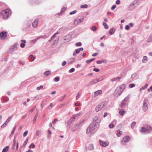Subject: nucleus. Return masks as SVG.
Masks as SVG:
<instances>
[{"label":"nucleus","mask_w":152,"mask_h":152,"mask_svg":"<svg viewBox=\"0 0 152 152\" xmlns=\"http://www.w3.org/2000/svg\"><path fill=\"white\" fill-rule=\"evenodd\" d=\"M100 121V119L97 117H94L92 122L90 125L87 129V133L94 134L98 129Z\"/></svg>","instance_id":"1"},{"label":"nucleus","mask_w":152,"mask_h":152,"mask_svg":"<svg viewBox=\"0 0 152 152\" xmlns=\"http://www.w3.org/2000/svg\"><path fill=\"white\" fill-rule=\"evenodd\" d=\"M104 106V102H102L98 104L95 108V110L97 112L102 109Z\"/></svg>","instance_id":"2"},{"label":"nucleus","mask_w":152,"mask_h":152,"mask_svg":"<svg viewBox=\"0 0 152 152\" xmlns=\"http://www.w3.org/2000/svg\"><path fill=\"white\" fill-rule=\"evenodd\" d=\"M84 17H82L81 18L78 17L77 18L75 19L74 20V24L77 25L80 23L82 22L84 20Z\"/></svg>","instance_id":"3"},{"label":"nucleus","mask_w":152,"mask_h":152,"mask_svg":"<svg viewBox=\"0 0 152 152\" xmlns=\"http://www.w3.org/2000/svg\"><path fill=\"white\" fill-rule=\"evenodd\" d=\"M84 121H85V120H84L80 122L79 124H76V125L74 126L72 129V130L73 131H75L79 129L80 125H81L82 124V123Z\"/></svg>","instance_id":"4"},{"label":"nucleus","mask_w":152,"mask_h":152,"mask_svg":"<svg viewBox=\"0 0 152 152\" xmlns=\"http://www.w3.org/2000/svg\"><path fill=\"white\" fill-rule=\"evenodd\" d=\"M130 137L128 136L124 137L122 140V143L123 145H125V143L128 142L130 139Z\"/></svg>","instance_id":"5"},{"label":"nucleus","mask_w":152,"mask_h":152,"mask_svg":"<svg viewBox=\"0 0 152 152\" xmlns=\"http://www.w3.org/2000/svg\"><path fill=\"white\" fill-rule=\"evenodd\" d=\"M12 117V116H11L9 117L8 118L6 122L4 123L1 126V127L2 128H3L5 127L7 124L9 123Z\"/></svg>","instance_id":"6"},{"label":"nucleus","mask_w":152,"mask_h":152,"mask_svg":"<svg viewBox=\"0 0 152 152\" xmlns=\"http://www.w3.org/2000/svg\"><path fill=\"white\" fill-rule=\"evenodd\" d=\"M82 112L81 111L77 114L74 115L72 118V119H74V120L77 119L82 115Z\"/></svg>","instance_id":"7"},{"label":"nucleus","mask_w":152,"mask_h":152,"mask_svg":"<svg viewBox=\"0 0 152 152\" xmlns=\"http://www.w3.org/2000/svg\"><path fill=\"white\" fill-rule=\"evenodd\" d=\"M148 105L147 104L145 100H144L143 104V109L144 111H146L148 108Z\"/></svg>","instance_id":"8"},{"label":"nucleus","mask_w":152,"mask_h":152,"mask_svg":"<svg viewBox=\"0 0 152 152\" xmlns=\"http://www.w3.org/2000/svg\"><path fill=\"white\" fill-rule=\"evenodd\" d=\"M38 21L39 19L38 18L36 19L32 23V26L34 28H37L38 26Z\"/></svg>","instance_id":"9"},{"label":"nucleus","mask_w":152,"mask_h":152,"mask_svg":"<svg viewBox=\"0 0 152 152\" xmlns=\"http://www.w3.org/2000/svg\"><path fill=\"white\" fill-rule=\"evenodd\" d=\"M98 80L97 79H94L90 81L88 84V86H90L91 85H93L95 83H97L98 82H99Z\"/></svg>","instance_id":"10"},{"label":"nucleus","mask_w":152,"mask_h":152,"mask_svg":"<svg viewBox=\"0 0 152 152\" xmlns=\"http://www.w3.org/2000/svg\"><path fill=\"white\" fill-rule=\"evenodd\" d=\"M122 93V92L120 90V89L117 88L115 91L114 94L115 96H118L120 95Z\"/></svg>","instance_id":"11"},{"label":"nucleus","mask_w":152,"mask_h":152,"mask_svg":"<svg viewBox=\"0 0 152 152\" xmlns=\"http://www.w3.org/2000/svg\"><path fill=\"white\" fill-rule=\"evenodd\" d=\"M146 133H150L152 131V128L149 126H147L145 127Z\"/></svg>","instance_id":"12"},{"label":"nucleus","mask_w":152,"mask_h":152,"mask_svg":"<svg viewBox=\"0 0 152 152\" xmlns=\"http://www.w3.org/2000/svg\"><path fill=\"white\" fill-rule=\"evenodd\" d=\"M7 36V33L6 32H2L0 33V37L1 39H4Z\"/></svg>","instance_id":"13"},{"label":"nucleus","mask_w":152,"mask_h":152,"mask_svg":"<svg viewBox=\"0 0 152 152\" xmlns=\"http://www.w3.org/2000/svg\"><path fill=\"white\" fill-rule=\"evenodd\" d=\"M139 3L140 1L139 0H135L132 4H131L129 5V7H130L134 5H139Z\"/></svg>","instance_id":"14"},{"label":"nucleus","mask_w":152,"mask_h":152,"mask_svg":"<svg viewBox=\"0 0 152 152\" xmlns=\"http://www.w3.org/2000/svg\"><path fill=\"white\" fill-rule=\"evenodd\" d=\"M102 91L101 90H99L96 91H95L94 92V97H95L101 94L102 93Z\"/></svg>","instance_id":"15"},{"label":"nucleus","mask_w":152,"mask_h":152,"mask_svg":"<svg viewBox=\"0 0 152 152\" xmlns=\"http://www.w3.org/2000/svg\"><path fill=\"white\" fill-rule=\"evenodd\" d=\"M121 79V77H120L119 76L116 77H114L113 78H112L111 80L112 81H118L120 80Z\"/></svg>","instance_id":"16"},{"label":"nucleus","mask_w":152,"mask_h":152,"mask_svg":"<svg viewBox=\"0 0 152 152\" xmlns=\"http://www.w3.org/2000/svg\"><path fill=\"white\" fill-rule=\"evenodd\" d=\"M69 37V35H67L64 37V40L65 42H67L70 40Z\"/></svg>","instance_id":"17"},{"label":"nucleus","mask_w":152,"mask_h":152,"mask_svg":"<svg viewBox=\"0 0 152 152\" xmlns=\"http://www.w3.org/2000/svg\"><path fill=\"white\" fill-rule=\"evenodd\" d=\"M8 14L9 15V10L8 9H6L5 10L2 11L1 12V14Z\"/></svg>","instance_id":"18"},{"label":"nucleus","mask_w":152,"mask_h":152,"mask_svg":"<svg viewBox=\"0 0 152 152\" xmlns=\"http://www.w3.org/2000/svg\"><path fill=\"white\" fill-rule=\"evenodd\" d=\"M125 84H123L121 85L118 88L120 89V90L122 92L124 90L125 88Z\"/></svg>","instance_id":"19"},{"label":"nucleus","mask_w":152,"mask_h":152,"mask_svg":"<svg viewBox=\"0 0 152 152\" xmlns=\"http://www.w3.org/2000/svg\"><path fill=\"white\" fill-rule=\"evenodd\" d=\"M1 16H2L3 18L4 19H7L9 16L8 14H1Z\"/></svg>","instance_id":"20"},{"label":"nucleus","mask_w":152,"mask_h":152,"mask_svg":"<svg viewBox=\"0 0 152 152\" xmlns=\"http://www.w3.org/2000/svg\"><path fill=\"white\" fill-rule=\"evenodd\" d=\"M119 113L121 116H123L125 115L126 112L123 110L121 109L119 111Z\"/></svg>","instance_id":"21"},{"label":"nucleus","mask_w":152,"mask_h":152,"mask_svg":"<svg viewBox=\"0 0 152 152\" xmlns=\"http://www.w3.org/2000/svg\"><path fill=\"white\" fill-rule=\"evenodd\" d=\"M51 71L50 70L47 71H45L44 73V75L48 76L49 75L51 74Z\"/></svg>","instance_id":"22"},{"label":"nucleus","mask_w":152,"mask_h":152,"mask_svg":"<svg viewBox=\"0 0 152 152\" xmlns=\"http://www.w3.org/2000/svg\"><path fill=\"white\" fill-rule=\"evenodd\" d=\"M126 75V73L124 71H123L121 73V74L120 76L121 77V78H123L125 77Z\"/></svg>","instance_id":"23"},{"label":"nucleus","mask_w":152,"mask_h":152,"mask_svg":"<svg viewBox=\"0 0 152 152\" xmlns=\"http://www.w3.org/2000/svg\"><path fill=\"white\" fill-rule=\"evenodd\" d=\"M148 57L146 56H144L143 57V58L142 60V62L143 63H146L147 61Z\"/></svg>","instance_id":"24"},{"label":"nucleus","mask_w":152,"mask_h":152,"mask_svg":"<svg viewBox=\"0 0 152 152\" xmlns=\"http://www.w3.org/2000/svg\"><path fill=\"white\" fill-rule=\"evenodd\" d=\"M115 29L114 28H111L110 29L109 31L110 34L111 35L113 34L115 32Z\"/></svg>","instance_id":"25"},{"label":"nucleus","mask_w":152,"mask_h":152,"mask_svg":"<svg viewBox=\"0 0 152 152\" xmlns=\"http://www.w3.org/2000/svg\"><path fill=\"white\" fill-rule=\"evenodd\" d=\"M140 132L142 133H146V131L145 127H141L140 130Z\"/></svg>","instance_id":"26"},{"label":"nucleus","mask_w":152,"mask_h":152,"mask_svg":"<svg viewBox=\"0 0 152 152\" xmlns=\"http://www.w3.org/2000/svg\"><path fill=\"white\" fill-rule=\"evenodd\" d=\"M9 148V146H7L5 147L3 149L2 152H7L8 151Z\"/></svg>","instance_id":"27"},{"label":"nucleus","mask_w":152,"mask_h":152,"mask_svg":"<svg viewBox=\"0 0 152 152\" xmlns=\"http://www.w3.org/2000/svg\"><path fill=\"white\" fill-rule=\"evenodd\" d=\"M148 42H152V34H151L149 37L148 39L147 40Z\"/></svg>","instance_id":"28"},{"label":"nucleus","mask_w":152,"mask_h":152,"mask_svg":"<svg viewBox=\"0 0 152 152\" xmlns=\"http://www.w3.org/2000/svg\"><path fill=\"white\" fill-rule=\"evenodd\" d=\"M148 84L147 83L145 84L143 86L140 88V91H141L142 90L145 89L148 87Z\"/></svg>","instance_id":"29"},{"label":"nucleus","mask_w":152,"mask_h":152,"mask_svg":"<svg viewBox=\"0 0 152 152\" xmlns=\"http://www.w3.org/2000/svg\"><path fill=\"white\" fill-rule=\"evenodd\" d=\"M126 105V103L123 101H122L121 103L119 105L120 107H122Z\"/></svg>","instance_id":"30"},{"label":"nucleus","mask_w":152,"mask_h":152,"mask_svg":"<svg viewBox=\"0 0 152 152\" xmlns=\"http://www.w3.org/2000/svg\"><path fill=\"white\" fill-rule=\"evenodd\" d=\"M46 38V36H40L38 37H37L35 41H36L37 40H38L39 39L42 38L43 39H45Z\"/></svg>","instance_id":"31"},{"label":"nucleus","mask_w":152,"mask_h":152,"mask_svg":"<svg viewBox=\"0 0 152 152\" xmlns=\"http://www.w3.org/2000/svg\"><path fill=\"white\" fill-rule=\"evenodd\" d=\"M28 137H27V139H26V140H25L23 144V146L24 147H25V146L27 144L28 142Z\"/></svg>","instance_id":"32"},{"label":"nucleus","mask_w":152,"mask_h":152,"mask_svg":"<svg viewBox=\"0 0 152 152\" xmlns=\"http://www.w3.org/2000/svg\"><path fill=\"white\" fill-rule=\"evenodd\" d=\"M16 129V126H15L13 129L10 135V136L11 137H12L13 134L15 132V130Z\"/></svg>","instance_id":"33"},{"label":"nucleus","mask_w":152,"mask_h":152,"mask_svg":"<svg viewBox=\"0 0 152 152\" xmlns=\"http://www.w3.org/2000/svg\"><path fill=\"white\" fill-rule=\"evenodd\" d=\"M99 143L100 144V145L103 147L104 146V142L103 141H102L101 140H99Z\"/></svg>","instance_id":"34"},{"label":"nucleus","mask_w":152,"mask_h":152,"mask_svg":"<svg viewBox=\"0 0 152 152\" xmlns=\"http://www.w3.org/2000/svg\"><path fill=\"white\" fill-rule=\"evenodd\" d=\"M136 123L134 121H133L131 124V126L132 129H133L136 125Z\"/></svg>","instance_id":"35"},{"label":"nucleus","mask_w":152,"mask_h":152,"mask_svg":"<svg viewBox=\"0 0 152 152\" xmlns=\"http://www.w3.org/2000/svg\"><path fill=\"white\" fill-rule=\"evenodd\" d=\"M137 75V73H134L132 75L131 77L132 79H134L136 77Z\"/></svg>","instance_id":"36"},{"label":"nucleus","mask_w":152,"mask_h":152,"mask_svg":"<svg viewBox=\"0 0 152 152\" xmlns=\"http://www.w3.org/2000/svg\"><path fill=\"white\" fill-rule=\"evenodd\" d=\"M95 58H91V59H90V60H87L86 61V62L87 63L89 64L90 62H91V61L95 60Z\"/></svg>","instance_id":"37"},{"label":"nucleus","mask_w":152,"mask_h":152,"mask_svg":"<svg viewBox=\"0 0 152 152\" xmlns=\"http://www.w3.org/2000/svg\"><path fill=\"white\" fill-rule=\"evenodd\" d=\"M80 7L81 8H87L88 7V5H87L86 4H83V5H81Z\"/></svg>","instance_id":"38"},{"label":"nucleus","mask_w":152,"mask_h":152,"mask_svg":"<svg viewBox=\"0 0 152 152\" xmlns=\"http://www.w3.org/2000/svg\"><path fill=\"white\" fill-rule=\"evenodd\" d=\"M10 49L12 51H13V52L14 51H15V50H16L17 49L16 48H15L13 46L11 47H10Z\"/></svg>","instance_id":"39"},{"label":"nucleus","mask_w":152,"mask_h":152,"mask_svg":"<svg viewBox=\"0 0 152 152\" xmlns=\"http://www.w3.org/2000/svg\"><path fill=\"white\" fill-rule=\"evenodd\" d=\"M59 79V77H56L55 78L54 80L55 82H57L58 81Z\"/></svg>","instance_id":"40"},{"label":"nucleus","mask_w":152,"mask_h":152,"mask_svg":"<svg viewBox=\"0 0 152 152\" xmlns=\"http://www.w3.org/2000/svg\"><path fill=\"white\" fill-rule=\"evenodd\" d=\"M91 29L93 31L95 32L96 30V28L95 26H93L92 27Z\"/></svg>","instance_id":"41"},{"label":"nucleus","mask_w":152,"mask_h":152,"mask_svg":"<svg viewBox=\"0 0 152 152\" xmlns=\"http://www.w3.org/2000/svg\"><path fill=\"white\" fill-rule=\"evenodd\" d=\"M122 133V131H119L117 133L116 135L118 137H119Z\"/></svg>","instance_id":"42"},{"label":"nucleus","mask_w":152,"mask_h":152,"mask_svg":"<svg viewBox=\"0 0 152 152\" xmlns=\"http://www.w3.org/2000/svg\"><path fill=\"white\" fill-rule=\"evenodd\" d=\"M48 134L47 135V136L48 137H49L50 136V135L51 134V132L49 130H48Z\"/></svg>","instance_id":"43"},{"label":"nucleus","mask_w":152,"mask_h":152,"mask_svg":"<svg viewBox=\"0 0 152 152\" xmlns=\"http://www.w3.org/2000/svg\"><path fill=\"white\" fill-rule=\"evenodd\" d=\"M77 12V11L76 10H73V11L69 13V14L70 15H72L74 14H75Z\"/></svg>","instance_id":"44"},{"label":"nucleus","mask_w":152,"mask_h":152,"mask_svg":"<svg viewBox=\"0 0 152 152\" xmlns=\"http://www.w3.org/2000/svg\"><path fill=\"white\" fill-rule=\"evenodd\" d=\"M35 147V146L34 145V144L33 143H32V144H31L30 145H29V148H34Z\"/></svg>","instance_id":"45"},{"label":"nucleus","mask_w":152,"mask_h":152,"mask_svg":"<svg viewBox=\"0 0 152 152\" xmlns=\"http://www.w3.org/2000/svg\"><path fill=\"white\" fill-rule=\"evenodd\" d=\"M82 45V44L80 42H79L75 44V45L77 46H80Z\"/></svg>","instance_id":"46"},{"label":"nucleus","mask_w":152,"mask_h":152,"mask_svg":"<svg viewBox=\"0 0 152 152\" xmlns=\"http://www.w3.org/2000/svg\"><path fill=\"white\" fill-rule=\"evenodd\" d=\"M129 98V97L128 96H127L123 100V101H124V102H126L128 101Z\"/></svg>","instance_id":"47"},{"label":"nucleus","mask_w":152,"mask_h":152,"mask_svg":"<svg viewBox=\"0 0 152 152\" xmlns=\"http://www.w3.org/2000/svg\"><path fill=\"white\" fill-rule=\"evenodd\" d=\"M66 9V7H63L61 9V13L65 11V10Z\"/></svg>","instance_id":"48"},{"label":"nucleus","mask_w":152,"mask_h":152,"mask_svg":"<svg viewBox=\"0 0 152 152\" xmlns=\"http://www.w3.org/2000/svg\"><path fill=\"white\" fill-rule=\"evenodd\" d=\"M80 93L79 92L78 93L77 95V96L76 97V98L77 100L80 97Z\"/></svg>","instance_id":"49"},{"label":"nucleus","mask_w":152,"mask_h":152,"mask_svg":"<svg viewBox=\"0 0 152 152\" xmlns=\"http://www.w3.org/2000/svg\"><path fill=\"white\" fill-rule=\"evenodd\" d=\"M75 70V69L74 68H71L69 71V73H72L74 72Z\"/></svg>","instance_id":"50"},{"label":"nucleus","mask_w":152,"mask_h":152,"mask_svg":"<svg viewBox=\"0 0 152 152\" xmlns=\"http://www.w3.org/2000/svg\"><path fill=\"white\" fill-rule=\"evenodd\" d=\"M29 57L31 58L32 60L33 61L35 59V58L32 55H29Z\"/></svg>","instance_id":"51"},{"label":"nucleus","mask_w":152,"mask_h":152,"mask_svg":"<svg viewBox=\"0 0 152 152\" xmlns=\"http://www.w3.org/2000/svg\"><path fill=\"white\" fill-rule=\"evenodd\" d=\"M102 62L104 63V61L103 60L102 61H97L96 62V63L97 64H101L102 63Z\"/></svg>","instance_id":"52"},{"label":"nucleus","mask_w":152,"mask_h":152,"mask_svg":"<svg viewBox=\"0 0 152 152\" xmlns=\"http://www.w3.org/2000/svg\"><path fill=\"white\" fill-rule=\"evenodd\" d=\"M28 133V131L27 130L25 132H24L23 134V137H26Z\"/></svg>","instance_id":"53"},{"label":"nucleus","mask_w":152,"mask_h":152,"mask_svg":"<svg viewBox=\"0 0 152 152\" xmlns=\"http://www.w3.org/2000/svg\"><path fill=\"white\" fill-rule=\"evenodd\" d=\"M13 46L17 49V48L18 47V45L17 43H15L14 44Z\"/></svg>","instance_id":"54"},{"label":"nucleus","mask_w":152,"mask_h":152,"mask_svg":"<svg viewBox=\"0 0 152 152\" xmlns=\"http://www.w3.org/2000/svg\"><path fill=\"white\" fill-rule=\"evenodd\" d=\"M135 86V85L134 84H131L129 85V87L130 88H132L133 87H134Z\"/></svg>","instance_id":"55"},{"label":"nucleus","mask_w":152,"mask_h":152,"mask_svg":"<svg viewBox=\"0 0 152 152\" xmlns=\"http://www.w3.org/2000/svg\"><path fill=\"white\" fill-rule=\"evenodd\" d=\"M116 7V5H114L111 7V10H114Z\"/></svg>","instance_id":"56"},{"label":"nucleus","mask_w":152,"mask_h":152,"mask_svg":"<svg viewBox=\"0 0 152 152\" xmlns=\"http://www.w3.org/2000/svg\"><path fill=\"white\" fill-rule=\"evenodd\" d=\"M25 46V44L23 42H22L20 45V47L22 48H24Z\"/></svg>","instance_id":"57"},{"label":"nucleus","mask_w":152,"mask_h":152,"mask_svg":"<svg viewBox=\"0 0 152 152\" xmlns=\"http://www.w3.org/2000/svg\"><path fill=\"white\" fill-rule=\"evenodd\" d=\"M90 147V149L91 150H92L94 149V147H93V144H91L89 146Z\"/></svg>","instance_id":"58"},{"label":"nucleus","mask_w":152,"mask_h":152,"mask_svg":"<svg viewBox=\"0 0 152 152\" xmlns=\"http://www.w3.org/2000/svg\"><path fill=\"white\" fill-rule=\"evenodd\" d=\"M38 112L37 113V114H36V115L34 117V121H35L36 120L37 118V116H38Z\"/></svg>","instance_id":"59"},{"label":"nucleus","mask_w":152,"mask_h":152,"mask_svg":"<svg viewBox=\"0 0 152 152\" xmlns=\"http://www.w3.org/2000/svg\"><path fill=\"white\" fill-rule=\"evenodd\" d=\"M43 88L42 86H40L39 87H38L37 88V89L38 90H39L40 89L42 88Z\"/></svg>","instance_id":"60"},{"label":"nucleus","mask_w":152,"mask_h":152,"mask_svg":"<svg viewBox=\"0 0 152 152\" xmlns=\"http://www.w3.org/2000/svg\"><path fill=\"white\" fill-rule=\"evenodd\" d=\"M114 125L112 124H110L109 126V127L110 128H112L114 127Z\"/></svg>","instance_id":"61"},{"label":"nucleus","mask_w":152,"mask_h":152,"mask_svg":"<svg viewBox=\"0 0 152 152\" xmlns=\"http://www.w3.org/2000/svg\"><path fill=\"white\" fill-rule=\"evenodd\" d=\"M9 100V99L8 97H6V98L4 100V102H3V103L5 102L8 101Z\"/></svg>","instance_id":"62"},{"label":"nucleus","mask_w":152,"mask_h":152,"mask_svg":"<svg viewBox=\"0 0 152 152\" xmlns=\"http://www.w3.org/2000/svg\"><path fill=\"white\" fill-rule=\"evenodd\" d=\"M125 29L127 30H128L130 28L129 25H126L125 26Z\"/></svg>","instance_id":"63"},{"label":"nucleus","mask_w":152,"mask_h":152,"mask_svg":"<svg viewBox=\"0 0 152 152\" xmlns=\"http://www.w3.org/2000/svg\"><path fill=\"white\" fill-rule=\"evenodd\" d=\"M116 4H119L120 3V0H117L115 2Z\"/></svg>","instance_id":"64"}]
</instances>
